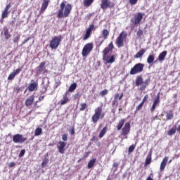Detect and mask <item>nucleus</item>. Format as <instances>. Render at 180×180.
<instances>
[{"label":"nucleus","instance_id":"obj_64","mask_svg":"<svg viewBox=\"0 0 180 180\" xmlns=\"http://www.w3.org/2000/svg\"><path fill=\"white\" fill-rule=\"evenodd\" d=\"M146 180H154V179H153L151 178V176H148L147 179H146Z\"/></svg>","mask_w":180,"mask_h":180},{"label":"nucleus","instance_id":"obj_42","mask_svg":"<svg viewBox=\"0 0 180 180\" xmlns=\"http://www.w3.org/2000/svg\"><path fill=\"white\" fill-rule=\"evenodd\" d=\"M143 106H144V103H141L136 106L135 112H139V110H141L143 109Z\"/></svg>","mask_w":180,"mask_h":180},{"label":"nucleus","instance_id":"obj_39","mask_svg":"<svg viewBox=\"0 0 180 180\" xmlns=\"http://www.w3.org/2000/svg\"><path fill=\"white\" fill-rule=\"evenodd\" d=\"M135 149H136V145L130 146L128 149V153L131 154V153H133V151H134Z\"/></svg>","mask_w":180,"mask_h":180},{"label":"nucleus","instance_id":"obj_17","mask_svg":"<svg viewBox=\"0 0 180 180\" xmlns=\"http://www.w3.org/2000/svg\"><path fill=\"white\" fill-rule=\"evenodd\" d=\"M49 3H50L49 0L43 1L39 13H44V11L47 9V7L49 6Z\"/></svg>","mask_w":180,"mask_h":180},{"label":"nucleus","instance_id":"obj_43","mask_svg":"<svg viewBox=\"0 0 180 180\" xmlns=\"http://www.w3.org/2000/svg\"><path fill=\"white\" fill-rule=\"evenodd\" d=\"M15 77H16V75H15V73H13V72H11V73L8 75V81H12V79H13L15 78Z\"/></svg>","mask_w":180,"mask_h":180},{"label":"nucleus","instance_id":"obj_20","mask_svg":"<svg viewBox=\"0 0 180 180\" xmlns=\"http://www.w3.org/2000/svg\"><path fill=\"white\" fill-rule=\"evenodd\" d=\"M33 102H34V95L30 96V98L25 101V105L31 106V105H33Z\"/></svg>","mask_w":180,"mask_h":180},{"label":"nucleus","instance_id":"obj_60","mask_svg":"<svg viewBox=\"0 0 180 180\" xmlns=\"http://www.w3.org/2000/svg\"><path fill=\"white\" fill-rule=\"evenodd\" d=\"M15 91H16L17 94H19V91H21V89L20 87H17V88H15Z\"/></svg>","mask_w":180,"mask_h":180},{"label":"nucleus","instance_id":"obj_12","mask_svg":"<svg viewBox=\"0 0 180 180\" xmlns=\"http://www.w3.org/2000/svg\"><path fill=\"white\" fill-rule=\"evenodd\" d=\"M103 61H105L106 64H113L116 61L115 55H108L107 56L103 57Z\"/></svg>","mask_w":180,"mask_h":180},{"label":"nucleus","instance_id":"obj_32","mask_svg":"<svg viewBox=\"0 0 180 180\" xmlns=\"http://www.w3.org/2000/svg\"><path fill=\"white\" fill-rule=\"evenodd\" d=\"M112 51L110 49H108V47L105 48L103 51V58L109 56V53Z\"/></svg>","mask_w":180,"mask_h":180},{"label":"nucleus","instance_id":"obj_57","mask_svg":"<svg viewBox=\"0 0 180 180\" xmlns=\"http://www.w3.org/2000/svg\"><path fill=\"white\" fill-rule=\"evenodd\" d=\"M113 168H115L116 169H117V168H119V163L117 162H114L112 165Z\"/></svg>","mask_w":180,"mask_h":180},{"label":"nucleus","instance_id":"obj_23","mask_svg":"<svg viewBox=\"0 0 180 180\" xmlns=\"http://www.w3.org/2000/svg\"><path fill=\"white\" fill-rule=\"evenodd\" d=\"M165 57H167V51H163L159 54V56L158 58V61H160V63H162L164 61Z\"/></svg>","mask_w":180,"mask_h":180},{"label":"nucleus","instance_id":"obj_33","mask_svg":"<svg viewBox=\"0 0 180 180\" xmlns=\"http://www.w3.org/2000/svg\"><path fill=\"white\" fill-rule=\"evenodd\" d=\"M76 89H77V83H73L69 87L68 91L69 92H74V91H75Z\"/></svg>","mask_w":180,"mask_h":180},{"label":"nucleus","instance_id":"obj_59","mask_svg":"<svg viewBox=\"0 0 180 180\" xmlns=\"http://www.w3.org/2000/svg\"><path fill=\"white\" fill-rule=\"evenodd\" d=\"M120 94H119V93H117V94H115V95L114 96V99H115V100H118L119 101V98H120Z\"/></svg>","mask_w":180,"mask_h":180},{"label":"nucleus","instance_id":"obj_45","mask_svg":"<svg viewBox=\"0 0 180 180\" xmlns=\"http://www.w3.org/2000/svg\"><path fill=\"white\" fill-rule=\"evenodd\" d=\"M19 40H20V35H17L13 39V43H18Z\"/></svg>","mask_w":180,"mask_h":180},{"label":"nucleus","instance_id":"obj_44","mask_svg":"<svg viewBox=\"0 0 180 180\" xmlns=\"http://www.w3.org/2000/svg\"><path fill=\"white\" fill-rule=\"evenodd\" d=\"M108 89H104L100 92V95L101 96H105V95H108Z\"/></svg>","mask_w":180,"mask_h":180},{"label":"nucleus","instance_id":"obj_8","mask_svg":"<svg viewBox=\"0 0 180 180\" xmlns=\"http://www.w3.org/2000/svg\"><path fill=\"white\" fill-rule=\"evenodd\" d=\"M92 50H94V44L87 43L85 44L82 52V57H87Z\"/></svg>","mask_w":180,"mask_h":180},{"label":"nucleus","instance_id":"obj_29","mask_svg":"<svg viewBox=\"0 0 180 180\" xmlns=\"http://www.w3.org/2000/svg\"><path fill=\"white\" fill-rule=\"evenodd\" d=\"M106 131H108V127L107 126L104 127L102 129V130L100 131L99 138L102 139V137H103V136H105V134H106Z\"/></svg>","mask_w":180,"mask_h":180},{"label":"nucleus","instance_id":"obj_49","mask_svg":"<svg viewBox=\"0 0 180 180\" xmlns=\"http://www.w3.org/2000/svg\"><path fill=\"white\" fill-rule=\"evenodd\" d=\"M108 49H110L111 51H113V49H115V46H113V42L111 41L109 44H108Z\"/></svg>","mask_w":180,"mask_h":180},{"label":"nucleus","instance_id":"obj_4","mask_svg":"<svg viewBox=\"0 0 180 180\" xmlns=\"http://www.w3.org/2000/svg\"><path fill=\"white\" fill-rule=\"evenodd\" d=\"M144 15V13L141 12H138L136 14H134V17L130 20L131 27L139 26V25L141 23V20H143Z\"/></svg>","mask_w":180,"mask_h":180},{"label":"nucleus","instance_id":"obj_3","mask_svg":"<svg viewBox=\"0 0 180 180\" xmlns=\"http://www.w3.org/2000/svg\"><path fill=\"white\" fill-rule=\"evenodd\" d=\"M150 82V78L146 79L144 81V79H143V77L138 76L135 81V85L136 86H140L139 91H146V88L148 86V84Z\"/></svg>","mask_w":180,"mask_h":180},{"label":"nucleus","instance_id":"obj_13","mask_svg":"<svg viewBox=\"0 0 180 180\" xmlns=\"http://www.w3.org/2000/svg\"><path fill=\"white\" fill-rule=\"evenodd\" d=\"M67 146V142L59 141L57 144V148L60 153V154H64L65 153V147Z\"/></svg>","mask_w":180,"mask_h":180},{"label":"nucleus","instance_id":"obj_25","mask_svg":"<svg viewBox=\"0 0 180 180\" xmlns=\"http://www.w3.org/2000/svg\"><path fill=\"white\" fill-rule=\"evenodd\" d=\"M37 88V83L36 82L31 83L28 86V91H30V92H33V91H34V89H36Z\"/></svg>","mask_w":180,"mask_h":180},{"label":"nucleus","instance_id":"obj_11","mask_svg":"<svg viewBox=\"0 0 180 180\" xmlns=\"http://www.w3.org/2000/svg\"><path fill=\"white\" fill-rule=\"evenodd\" d=\"M37 71L39 74H47L49 70L46 68V62H42L37 68Z\"/></svg>","mask_w":180,"mask_h":180},{"label":"nucleus","instance_id":"obj_19","mask_svg":"<svg viewBox=\"0 0 180 180\" xmlns=\"http://www.w3.org/2000/svg\"><path fill=\"white\" fill-rule=\"evenodd\" d=\"M9 9H11V4H7L6 8H4L1 14V19H5V18H8V14L9 13L8 11H9Z\"/></svg>","mask_w":180,"mask_h":180},{"label":"nucleus","instance_id":"obj_50","mask_svg":"<svg viewBox=\"0 0 180 180\" xmlns=\"http://www.w3.org/2000/svg\"><path fill=\"white\" fill-rule=\"evenodd\" d=\"M69 131L72 136H74V134H75V127H72Z\"/></svg>","mask_w":180,"mask_h":180},{"label":"nucleus","instance_id":"obj_41","mask_svg":"<svg viewBox=\"0 0 180 180\" xmlns=\"http://www.w3.org/2000/svg\"><path fill=\"white\" fill-rule=\"evenodd\" d=\"M92 30H95V25L94 24L90 25L86 30V31L89 32L90 33H92Z\"/></svg>","mask_w":180,"mask_h":180},{"label":"nucleus","instance_id":"obj_15","mask_svg":"<svg viewBox=\"0 0 180 180\" xmlns=\"http://www.w3.org/2000/svg\"><path fill=\"white\" fill-rule=\"evenodd\" d=\"M160 93L158 94L157 96L155 97V98L153 101V103L152 107L150 108V111L151 112H154V110H155V108H157V106H158V105H160Z\"/></svg>","mask_w":180,"mask_h":180},{"label":"nucleus","instance_id":"obj_51","mask_svg":"<svg viewBox=\"0 0 180 180\" xmlns=\"http://www.w3.org/2000/svg\"><path fill=\"white\" fill-rule=\"evenodd\" d=\"M118 105H119V102L117 101V100L114 98L112 103V106H118Z\"/></svg>","mask_w":180,"mask_h":180},{"label":"nucleus","instance_id":"obj_16","mask_svg":"<svg viewBox=\"0 0 180 180\" xmlns=\"http://www.w3.org/2000/svg\"><path fill=\"white\" fill-rule=\"evenodd\" d=\"M70 95V94L68 93V91H66L63 96V100L60 101V105H65L67 103H68V102H70V97H68V96Z\"/></svg>","mask_w":180,"mask_h":180},{"label":"nucleus","instance_id":"obj_61","mask_svg":"<svg viewBox=\"0 0 180 180\" xmlns=\"http://www.w3.org/2000/svg\"><path fill=\"white\" fill-rule=\"evenodd\" d=\"M122 98H123V93L120 94L119 101H122Z\"/></svg>","mask_w":180,"mask_h":180},{"label":"nucleus","instance_id":"obj_58","mask_svg":"<svg viewBox=\"0 0 180 180\" xmlns=\"http://www.w3.org/2000/svg\"><path fill=\"white\" fill-rule=\"evenodd\" d=\"M30 40V37H29L27 39L24 40L22 42V46H23V44H26V43H27V41H29Z\"/></svg>","mask_w":180,"mask_h":180},{"label":"nucleus","instance_id":"obj_2","mask_svg":"<svg viewBox=\"0 0 180 180\" xmlns=\"http://www.w3.org/2000/svg\"><path fill=\"white\" fill-rule=\"evenodd\" d=\"M105 117V112H103L102 106H98L95 108L94 114L91 117V122L96 124L100 119Z\"/></svg>","mask_w":180,"mask_h":180},{"label":"nucleus","instance_id":"obj_62","mask_svg":"<svg viewBox=\"0 0 180 180\" xmlns=\"http://www.w3.org/2000/svg\"><path fill=\"white\" fill-rule=\"evenodd\" d=\"M92 15H94V13H89L87 15V18L88 19H91V17L92 16Z\"/></svg>","mask_w":180,"mask_h":180},{"label":"nucleus","instance_id":"obj_31","mask_svg":"<svg viewBox=\"0 0 180 180\" xmlns=\"http://www.w3.org/2000/svg\"><path fill=\"white\" fill-rule=\"evenodd\" d=\"M149 164H151V155H148L146 159L144 167H147V165H149Z\"/></svg>","mask_w":180,"mask_h":180},{"label":"nucleus","instance_id":"obj_36","mask_svg":"<svg viewBox=\"0 0 180 180\" xmlns=\"http://www.w3.org/2000/svg\"><path fill=\"white\" fill-rule=\"evenodd\" d=\"M88 108V105H86V103H82L80 104V108L79 110L80 112H84V110H85V109Z\"/></svg>","mask_w":180,"mask_h":180},{"label":"nucleus","instance_id":"obj_27","mask_svg":"<svg viewBox=\"0 0 180 180\" xmlns=\"http://www.w3.org/2000/svg\"><path fill=\"white\" fill-rule=\"evenodd\" d=\"M95 162H96V158H92L90 161H89L88 165H87V168L89 169H91L94 165H95Z\"/></svg>","mask_w":180,"mask_h":180},{"label":"nucleus","instance_id":"obj_63","mask_svg":"<svg viewBox=\"0 0 180 180\" xmlns=\"http://www.w3.org/2000/svg\"><path fill=\"white\" fill-rule=\"evenodd\" d=\"M176 131H178V133H180V124L178 126Z\"/></svg>","mask_w":180,"mask_h":180},{"label":"nucleus","instance_id":"obj_40","mask_svg":"<svg viewBox=\"0 0 180 180\" xmlns=\"http://www.w3.org/2000/svg\"><path fill=\"white\" fill-rule=\"evenodd\" d=\"M47 164H49V159L47 158H45L41 163V167L42 168H44V167H46V165H47Z\"/></svg>","mask_w":180,"mask_h":180},{"label":"nucleus","instance_id":"obj_6","mask_svg":"<svg viewBox=\"0 0 180 180\" xmlns=\"http://www.w3.org/2000/svg\"><path fill=\"white\" fill-rule=\"evenodd\" d=\"M63 35L53 37L49 44L51 49H52V50L58 49V46H60V43H61Z\"/></svg>","mask_w":180,"mask_h":180},{"label":"nucleus","instance_id":"obj_22","mask_svg":"<svg viewBox=\"0 0 180 180\" xmlns=\"http://www.w3.org/2000/svg\"><path fill=\"white\" fill-rule=\"evenodd\" d=\"M166 120H172L174 119V112L171 110L165 112Z\"/></svg>","mask_w":180,"mask_h":180},{"label":"nucleus","instance_id":"obj_5","mask_svg":"<svg viewBox=\"0 0 180 180\" xmlns=\"http://www.w3.org/2000/svg\"><path fill=\"white\" fill-rule=\"evenodd\" d=\"M127 39V32L122 31L117 37L115 44L118 49L124 46V41Z\"/></svg>","mask_w":180,"mask_h":180},{"label":"nucleus","instance_id":"obj_24","mask_svg":"<svg viewBox=\"0 0 180 180\" xmlns=\"http://www.w3.org/2000/svg\"><path fill=\"white\" fill-rule=\"evenodd\" d=\"M147 51V49H142L140 50L134 56V58H141L143 56H144V53Z\"/></svg>","mask_w":180,"mask_h":180},{"label":"nucleus","instance_id":"obj_53","mask_svg":"<svg viewBox=\"0 0 180 180\" xmlns=\"http://www.w3.org/2000/svg\"><path fill=\"white\" fill-rule=\"evenodd\" d=\"M20 71H22V68H18V69L14 70V72H13L15 74V75H18V74H19L20 72Z\"/></svg>","mask_w":180,"mask_h":180},{"label":"nucleus","instance_id":"obj_14","mask_svg":"<svg viewBox=\"0 0 180 180\" xmlns=\"http://www.w3.org/2000/svg\"><path fill=\"white\" fill-rule=\"evenodd\" d=\"M130 129H131L130 122H127L124 124V127L122 129L121 136H127V134L130 133Z\"/></svg>","mask_w":180,"mask_h":180},{"label":"nucleus","instance_id":"obj_38","mask_svg":"<svg viewBox=\"0 0 180 180\" xmlns=\"http://www.w3.org/2000/svg\"><path fill=\"white\" fill-rule=\"evenodd\" d=\"M102 34L104 39H106L109 37V31L108 30H103L102 32Z\"/></svg>","mask_w":180,"mask_h":180},{"label":"nucleus","instance_id":"obj_34","mask_svg":"<svg viewBox=\"0 0 180 180\" xmlns=\"http://www.w3.org/2000/svg\"><path fill=\"white\" fill-rule=\"evenodd\" d=\"M175 133H176V129H175V128H171V129L167 131L168 136H173V134H175Z\"/></svg>","mask_w":180,"mask_h":180},{"label":"nucleus","instance_id":"obj_47","mask_svg":"<svg viewBox=\"0 0 180 180\" xmlns=\"http://www.w3.org/2000/svg\"><path fill=\"white\" fill-rule=\"evenodd\" d=\"M62 140H63V141H67V140H68V134H63L62 135Z\"/></svg>","mask_w":180,"mask_h":180},{"label":"nucleus","instance_id":"obj_7","mask_svg":"<svg viewBox=\"0 0 180 180\" xmlns=\"http://www.w3.org/2000/svg\"><path fill=\"white\" fill-rule=\"evenodd\" d=\"M144 70V64L143 63H136L134 66L131 68L129 74L130 75H136V74H140Z\"/></svg>","mask_w":180,"mask_h":180},{"label":"nucleus","instance_id":"obj_56","mask_svg":"<svg viewBox=\"0 0 180 180\" xmlns=\"http://www.w3.org/2000/svg\"><path fill=\"white\" fill-rule=\"evenodd\" d=\"M43 99H44V96H39L38 101H36V105L37 104V102H41V101H43Z\"/></svg>","mask_w":180,"mask_h":180},{"label":"nucleus","instance_id":"obj_55","mask_svg":"<svg viewBox=\"0 0 180 180\" xmlns=\"http://www.w3.org/2000/svg\"><path fill=\"white\" fill-rule=\"evenodd\" d=\"M16 164L14 162H11L8 164L9 168H13V167H15Z\"/></svg>","mask_w":180,"mask_h":180},{"label":"nucleus","instance_id":"obj_46","mask_svg":"<svg viewBox=\"0 0 180 180\" xmlns=\"http://www.w3.org/2000/svg\"><path fill=\"white\" fill-rule=\"evenodd\" d=\"M26 153V150L25 149L21 150L20 154L18 155L19 158H22L23 155Z\"/></svg>","mask_w":180,"mask_h":180},{"label":"nucleus","instance_id":"obj_10","mask_svg":"<svg viewBox=\"0 0 180 180\" xmlns=\"http://www.w3.org/2000/svg\"><path fill=\"white\" fill-rule=\"evenodd\" d=\"M115 3H112L109 0H101V8L103 11L108 9V8H114Z\"/></svg>","mask_w":180,"mask_h":180},{"label":"nucleus","instance_id":"obj_35","mask_svg":"<svg viewBox=\"0 0 180 180\" xmlns=\"http://www.w3.org/2000/svg\"><path fill=\"white\" fill-rule=\"evenodd\" d=\"M43 133L41 128H37L34 131V136H40Z\"/></svg>","mask_w":180,"mask_h":180},{"label":"nucleus","instance_id":"obj_26","mask_svg":"<svg viewBox=\"0 0 180 180\" xmlns=\"http://www.w3.org/2000/svg\"><path fill=\"white\" fill-rule=\"evenodd\" d=\"M126 122L125 119H122L119 121L118 124L117 125V130H122V127L124 126V122Z\"/></svg>","mask_w":180,"mask_h":180},{"label":"nucleus","instance_id":"obj_48","mask_svg":"<svg viewBox=\"0 0 180 180\" xmlns=\"http://www.w3.org/2000/svg\"><path fill=\"white\" fill-rule=\"evenodd\" d=\"M147 101H148V94L144 96L141 103L144 104L146 102H147Z\"/></svg>","mask_w":180,"mask_h":180},{"label":"nucleus","instance_id":"obj_1","mask_svg":"<svg viewBox=\"0 0 180 180\" xmlns=\"http://www.w3.org/2000/svg\"><path fill=\"white\" fill-rule=\"evenodd\" d=\"M67 1H63L60 4V9L57 14V18L59 19L61 18H68L72 10V6L71 4H67Z\"/></svg>","mask_w":180,"mask_h":180},{"label":"nucleus","instance_id":"obj_52","mask_svg":"<svg viewBox=\"0 0 180 180\" xmlns=\"http://www.w3.org/2000/svg\"><path fill=\"white\" fill-rule=\"evenodd\" d=\"M139 2V0H129L130 5H136Z\"/></svg>","mask_w":180,"mask_h":180},{"label":"nucleus","instance_id":"obj_9","mask_svg":"<svg viewBox=\"0 0 180 180\" xmlns=\"http://www.w3.org/2000/svg\"><path fill=\"white\" fill-rule=\"evenodd\" d=\"M27 139L22 134H17L13 136V143H20V144L25 143Z\"/></svg>","mask_w":180,"mask_h":180},{"label":"nucleus","instance_id":"obj_28","mask_svg":"<svg viewBox=\"0 0 180 180\" xmlns=\"http://www.w3.org/2000/svg\"><path fill=\"white\" fill-rule=\"evenodd\" d=\"M94 0H84L83 4L86 8H89L92 4H94Z\"/></svg>","mask_w":180,"mask_h":180},{"label":"nucleus","instance_id":"obj_18","mask_svg":"<svg viewBox=\"0 0 180 180\" xmlns=\"http://www.w3.org/2000/svg\"><path fill=\"white\" fill-rule=\"evenodd\" d=\"M168 162V157H165L160 163V171L162 172L167 167V163Z\"/></svg>","mask_w":180,"mask_h":180},{"label":"nucleus","instance_id":"obj_37","mask_svg":"<svg viewBox=\"0 0 180 180\" xmlns=\"http://www.w3.org/2000/svg\"><path fill=\"white\" fill-rule=\"evenodd\" d=\"M91 33L89 32V31L86 30V33L84 34V36L83 37V40H88V39H89V37H91Z\"/></svg>","mask_w":180,"mask_h":180},{"label":"nucleus","instance_id":"obj_54","mask_svg":"<svg viewBox=\"0 0 180 180\" xmlns=\"http://www.w3.org/2000/svg\"><path fill=\"white\" fill-rule=\"evenodd\" d=\"M137 36H138V37H141V36H143V30H139L137 32Z\"/></svg>","mask_w":180,"mask_h":180},{"label":"nucleus","instance_id":"obj_30","mask_svg":"<svg viewBox=\"0 0 180 180\" xmlns=\"http://www.w3.org/2000/svg\"><path fill=\"white\" fill-rule=\"evenodd\" d=\"M154 55H149L148 58H147V63L148 64H153L154 63Z\"/></svg>","mask_w":180,"mask_h":180},{"label":"nucleus","instance_id":"obj_21","mask_svg":"<svg viewBox=\"0 0 180 180\" xmlns=\"http://www.w3.org/2000/svg\"><path fill=\"white\" fill-rule=\"evenodd\" d=\"M4 35L5 36L6 40H9V39L12 37V35L9 32V30L6 28V27H4Z\"/></svg>","mask_w":180,"mask_h":180}]
</instances>
